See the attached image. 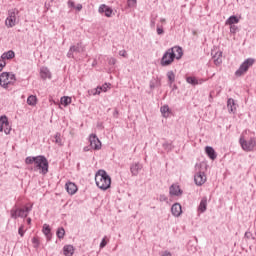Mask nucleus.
I'll return each instance as SVG.
<instances>
[{
    "label": "nucleus",
    "mask_w": 256,
    "mask_h": 256,
    "mask_svg": "<svg viewBox=\"0 0 256 256\" xmlns=\"http://www.w3.org/2000/svg\"><path fill=\"white\" fill-rule=\"evenodd\" d=\"M26 165H34L30 171L39 173L40 175H47L49 173V160L44 155L28 156L25 159Z\"/></svg>",
    "instance_id": "f257e3e1"
},
{
    "label": "nucleus",
    "mask_w": 256,
    "mask_h": 256,
    "mask_svg": "<svg viewBox=\"0 0 256 256\" xmlns=\"http://www.w3.org/2000/svg\"><path fill=\"white\" fill-rule=\"evenodd\" d=\"M95 183L101 191H107L111 187V176L107 174V171L100 169L95 174Z\"/></svg>",
    "instance_id": "f03ea898"
},
{
    "label": "nucleus",
    "mask_w": 256,
    "mask_h": 256,
    "mask_svg": "<svg viewBox=\"0 0 256 256\" xmlns=\"http://www.w3.org/2000/svg\"><path fill=\"white\" fill-rule=\"evenodd\" d=\"M31 211H33V204L30 206H25L24 208H18L17 206H14L10 210V217L12 219H19V217L21 219H26Z\"/></svg>",
    "instance_id": "7ed1b4c3"
},
{
    "label": "nucleus",
    "mask_w": 256,
    "mask_h": 256,
    "mask_svg": "<svg viewBox=\"0 0 256 256\" xmlns=\"http://www.w3.org/2000/svg\"><path fill=\"white\" fill-rule=\"evenodd\" d=\"M15 81H17V78L14 73L2 72L0 74V87H3V89H8L9 85H15Z\"/></svg>",
    "instance_id": "20e7f679"
},
{
    "label": "nucleus",
    "mask_w": 256,
    "mask_h": 256,
    "mask_svg": "<svg viewBox=\"0 0 256 256\" xmlns=\"http://www.w3.org/2000/svg\"><path fill=\"white\" fill-rule=\"evenodd\" d=\"M19 23V10L17 8L8 10V16L5 20V25L8 29L15 27Z\"/></svg>",
    "instance_id": "39448f33"
},
{
    "label": "nucleus",
    "mask_w": 256,
    "mask_h": 256,
    "mask_svg": "<svg viewBox=\"0 0 256 256\" xmlns=\"http://www.w3.org/2000/svg\"><path fill=\"white\" fill-rule=\"evenodd\" d=\"M255 65V60L253 58L246 59L240 67L236 70L235 75L236 77H241L245 75L247 71H249V67H253Z\"/></svg>",
    "instance_id": "423d86ee"
},
{
    "label": "nucleus",
    "mask_w": 256,
    "mask_h": 256,
    "mask_svg": "<svg viewBox=\"0 0 256 256\" xmlns=\"http://www.w3.org/2000/svg\"><path fill=\"white\" fill-rule=\"evenodd\" d=\"M239 143L243 149V151H253L256 146V138L252 137L248 141L243 138V136L240 137Z\"/></svg>",
    "instance_id": "0eeeda50"
},
{
    "label": "nucleus",
    "mask_w": 256,
    "mask_h": 256,
    "mask_svg": "<svg viewBox=\"0 0 256 256\" xmlns=\"http://www.w3.org/2000/svg\"><path fill=\"white\" fill-rule=\"evenodd\" d=\"M173 61H175V54H173V50L168 49L163 54L161 61H160V65L162 67H169V65H171V63H173Z\"/></svg>",
    "instance_id": "6e6552de"
},
{
    "label": "nucleus",
    "mask_w": 256,
    "mask_h": 256,
    "mask_svg": "<svg viewBox=\"0 0 256 256\" xmlns=\"http://www.w3.org/2000/svg\"><path fill=\"white\" fill-rule=\"evenodd\" d=\"M89 142L91 149L94 151H99L101 149V140H99L96 134H91L89 136Z\"/></svg>",
    "instance_id": "1a4fd4ad"
},
{
    "label": "nucleus",
    "mask_w": 256,
    "mask_h": 256,
    "mask_svg": "<svg viewBox=\"0 0 256 256\" xmlns=\"http://www.w3.org/2000/svg\"><path fill=\"white\" fill-rule=\"evenodd\" d=\"M194 181L198 187H201V185H205V182L207 181V176L205 175V172L201 170L196 172V174L194 175Z\"/></svg>",
    "instance_id": "9d476101"
},
{
    "label": "nucleus",
    "mask_w": 256,
    "mask_h": 256,
    "mask_svg": "<svg viewBox=\"0 0 256 256\" xmlns=\"http://www.w3.org/2000/svg\"><path fill=\"white\" fill-rule=\"evenodd\" d=\"M211 55L216 66H219L221 63H223V52L221 50H212Z\"/></svg>",
    "instance_id": "9b49d317"
},
{
    "label": "nucleus",
    "mask_w": 256,
    "mask_h": 256,
    "mask_svg": "<svg viewBox=\"0 0 256 256\" xmlns=\"http://www.w3.org/2000/svg\"><path fill=\"white\" fill-rule=\"evenodd\" d=\"M169 193L172 197H180L183 195V190L177 184H172L169 188Z\"/></svg>",
    "instance_id": "f8f14e48"
},
{
    "label": "nucleus",
    "mask_w": 256,
    "mask_h": 256,
    "mask_svg": "<svg viewBox=\"0 0 256 256\" xmlns=\"http://www.w3.org/2000/svg\"><path fill=\"white\" fill-rule=\"evenodd\" d=\"M74 53H81V44L72 45L67 53L68 59H75Z\"/></svg>",
    "instance_id": "ddd939ff"
},
{
    "label": "nucleus",
    "mask_w": 256,
    "mask_h": 256,
    "mask_svg": "<svg viewBox=\"0 0 256 256\" xmlns=\"http://www.w3.org/2000/svg\"><path fill=\"white\" fill-rule=\"evenodd\" d=\"M98 13H104L105 17H111L113 15V9L105 4H101L98 8Z\"/></svg>",
    "instance_id": "4468645a"
},
{
    "label": "nucleus",
    "mask_w": 256,
    "mask_h": 256,
    "mask_svg": "<svg viewBox=\"0 0 256 256\" xmlns=\"http://www.w3.org/2000/svg\"><path fill=\"white\" fill-rule=\"evenodd\" d=\"M143 169V164L137 162L130 166V172L132 173L133 177H137L139 175V171Z\"/></svg>",
    "instance_id": "2eb2a0df"
},
{
    "label": "nucleus",
    "mask_w": 256,
    "mask_h": 256,
    "mask_svg": "<svg viewBox=\"0 0 256 256\" xmlns=\"http://www.w3.org/2000/svg\"><path fill=\"white\" fill-rule=\"evenodd\" d=\"M171 213L174 217H181V213H183V209L181 208V204L174 203L171 207Z\"/></svg>",
    "instance_id": "dca6fc26"
},
{
    "label": "nucleus",
    "mask_w": 256,
    "mask_h": 256,
    "mask_svg": "<svg viewBox=\"0 0 256 256\" xmlns=\"http://www.w3.org/2000/svg\"><path fill=\"white\" fill-rule=\"evenodd\" d=\"M65 189L69 195H75V193H77L78 190L77 185L73 182H67L65 184Z\"/></svg>",
    "instance_id": "f3484780"
},
{
    "label": "nucleus",
    "mask_w": 256,
    "mask_h": 256,
    "mask_svg": "<svg viewBox=\"0 0 256 256\" xmlns=\"http://www.w3.org/2000/svg\"><path fill=\"white\" fill-rule=\"evenodd\" d=\"M186 82L187 83H189V85H193V86H195V85H203V83H205V80H203V79H197L196 77H194V76H188L187 78H186Z\"/></svg>",
    "instance_id": "a211bd4d"
},
{
    "label": "nucleus",
    "mask_w": 256,
    "mask_h": 256,
    "mask_svg": "<svg viewBox=\"0 0 256 256\" xmlns=\"http://www.w3.org/2000/svg\"><path fill=\"white\" fill-rule=\"evenodd\" d=\"M169 50H172L173 55H175V59L179 60L181 57H183V48L180 46H174L172 48H169Z\"/></svg>",
    "instance_id": "6ab92c4d"
},
{
    "label": "nucleus",
    "mask_w": 256,
    "mask_h": 256,
    "mask_svg": "<svg viewBox=\"0 0 256 256\" xmlns=\"http://www.w3.org/2000/svg\"><path fill=\"white\" fill-rule=\"evenodd\" d=\"M227 107L229 113H235V111H237V104L235 103V100L233 98L228 99Z\"/></svg>",
    "instance_id": "aec40b11"
},
{
    "label": "nucleus",
    "mask_w": 256,
    "mask_h": 256,
    "mask_svg": "<svg viewBox=\"0 0 256 256\" xmlns=\"http://www.w3.org/2000/svg\"><path fill=\"white\" fill-rule=\"evenodd\" d=\"M205 152L209 159H212V161H215V159H217V154L215 153V149H213V147L206 146Z\"/></svg>",
    "instance_id": "412c9836"
},
{
    "label": "nucleus",
    "mask_w": 256,
    "mask_h": 256,
    "mask_svg": "<svg viewBox=\"0 0 256 256\" xmlns=\"http://www.w3.org/2000/svg\"><path fill=\"white\" fill-rule=\"evenodd\" d=\"M40 77L41 79H51V71H49V68L42 67L40 69Z\"/></svg>",
    "instance_id": "4be33fe9"
},
{
    "label": "nucleus",
    "mask_w": 256,
    "mask_h": 256,
    "mask_svg": "<svg viewBox=\"0 0 256 256\" xmlns=\"http://www.w3.org/2000/svg\"><path fill=\"white\" fill-rule=\"evenodd\" d=\"M199 213H205L207 211V197H203L198 206Z\"/></svg>",
    "instance_id": "5701e85b"
},
{
    "label": "nucleus",
    "mask_w": 256,
    "mask_h": 256,
    "mask_svg": "<svg viewBox=\"0 0 256 256\" xmlns=\"http://www.w3.org/2000/svg\"><path fill=\"white\" fill-rule=\"evenodd\" d=\"M5 127H9V119L7 116H1L0 117V133L3 132V129Z\"/></svg>",
    "instance_id": "b1692460"
},
{
    "label": "nucleus",
    "mask_w": 256,
    "mask_h": 256,
    "mask_svg": "<svg viewBox=\"0 0 256 256\" xmlns=\"http://www.w3.org/2000/svg\"><path fill=\"white\" fill-rule=\"evenodd\" d=\"M63 252L65 256H73V253H75V248L73 245H66L63 247Z\"/></svg>",
    "instance_id": "393cba45"
},
{
    "label": "nucleus",
    "mask_w": 256,
    "mask_h": 256,
    "mask_svg": "<svg viewBox=\"0 0 256 256\" xmlns=\"http://www.w3.org/2000/svg\"><path fill=\"white\" fill-rule=\"evenodd\" d=\"M15 57V52L13 50H9L7 52H4L1 55L2 61H5V59H13Z\"/></svg>",
    "instance_id": "a878e982"
},
{
    "label": "nucleus",
    "mask_w": 256,
    "mask_h": 256,
    "mask_svg": "<svg viewBox=\"0 0 256 256\" xmlns=\"http://www.w3.org/2000/svg\"><path fill=\"white\" fill-rule=\"evenodd\" d=\"M237 23H239V18L232 15L226 20L225 25H236Z\"/></svg>",
    "instance_id": "bb28decb"
},
{
    "label": "nucleus",
    "mask_w": 256,
    "mask_h": 256,
    "mask_svg": "<svg viewBox=\"0 0 256 256\" xmlns=\"http://www.w3.org/2000/svg\"><path fill=\"white\" fill-rule=\"evenodd\" d=\"M42 231L49 241L51 239V227L48 224H44Z\"/></svg>",
    "instance_id": "cd10ccee"
},
{
    "label": "nucleus",
    "mask_w": 256,
    "mask_h": 256,
    "mask_svg": "<svg viewBox=\"0 0 256 256\" xmlns=\"http://www.w3.org/2000/svg\"><path fill=\"white\" fill-rule=\"evenodd\" d=\"M27 104L30 105V107H35V105H37V96L35 95L28 96Z\"/></svg>",
    "instance_id": "c85d7f7f"
},
{
    "label": "nucleus",
    "mask_w": 256,
    "mask_h": 256,
    "mask_svg": "<svg viewBox=\"0 0 256 256\" xmlns=\"http://www.w3.org/2000/svg\"><path fill=\"white\" fill-rule=\"evenodd\" d=\"M160 86H161V81H159L155 78L150 80L149 87H150L151 91H153V89L160 87Z\"/></svg>",
    "instance_id": "c756f323"
},
{
    "label": "nucleus",
    "mask_w": 256,
    "mask_h": 256,
    "mask_svg": "<svg viewBox=\"0 0 256 256\" xmlns=\"http://www.w3.org/2000/svg\"><path fill=\"white\" fill-rule=\"evenodd\" d=\"M167 78L169 85H173V83H175V73L173 71L167 72Z\"/></svg>",
    "instance_id": "7c9ffc66"
},
{
    "label": "nucleus",
    "mask_w": 256,
    "mask_h": 256,
    "mask_svg": "<svg viewBox=\"0 0 256 256\" xmlns=\"http://www.w3.org/2000/svg\"><path fill=\"white\" fill-rule=\"evenodd\" d=\"M61 105H64V107H67V105H71V97L64 96L60 99Z\"/></svg>",
    "instance_id": "2f4dec72"
},
{
    "label": "nucleus",
    "mask_w": 256,
    "mask_h": 256,
    "mask_svg": "<svg viewBox=\"0 0 256 256\" xmlns=\"http://www.w3.org/2000/svg\"><path fill=\"white\" fill-rule=\"evenodd\" d=\"M54 142L56 145H59L60 147L63 146V140L61 139V133L57 132L54 136Z\"/></svg>",
    "instance_id": "473e14b6"
},
{
    "label": "nucleus",
    "mask_w": 256,
    "mask_h": 256,
    "mask_svg": "<svg viewBox=\"0 0 256 256\" xmlns=\"http://www.w3.org/2000/svg\"><path fill=\"white\" fill-rule=\"evenodd\" d=\"M156 33L157 35H165V30L163 29V24L156 25Z\"/></svg>",
    "instance_id": "72a5a7b5"
},
{
    "label": "nucleus",
    "mask_w": 256,
    "mask_h": 256,
    "mask_svg": "<svg viewBox=\"0 0 256 256\" xmlns=\"http://www.w3.org/2000/svg\"><path fill=\"white\" fill-rule=\"evenodd\" d=\"M56 235L58 239H63V237H65V228L63 227L58 228Z\"/></svg>",
    "instance_id": "f704fd0d"
},
{
    "label": "nucleus",
    "mask_w": 256,
    "mask_h": 256,
    "mask_svg": "<svg viewBox=\"0 0 256 256\" xmlns=\"http://www.w3.org/2000/svg\"><path fill=\"white\" fill-rule=\"evenodd\" d=\"M127 7H129V9L137 7V0H127Z\"/></svg>",
    "instance_id": "c9c22d12"
},
{
    "label": "nucleus",
    "mask_w": 256,
    "mask_h": 256,
    "mask_svg": "<svg viewBox=\"0 0 256 256\" xmlns=\"http://www.w3.org/2000/svg\"><path fill=\"white\" fill-rule=\"evenodd\" d=\"M244 239H252L253 241H256V237L253 236V233H251V231H246L245 232Z\"/></svg>",
    "instance_id": "e433bc0d"
},
{
    "label": "nucleus",
    "mask_w": 256,
    "mask_h": 256,
    "mask_svg": "<svg viewBox=\"0 0 256 256\" xmlns=\"http://www.w3.org/2000/svg\"><path fill=\"white\" fill-rule=\"evenodd\" d=\"M160 112L162 113L163 117H165L167 113H169V106L168 105L162 106L160 108Z\"/></svg>",
    "instance_id": "4c0bfd02"
},
{
    "label": "nucleus",
    "mask_w": 256,
    "mask_h": 256,
    "mask_svg": "<svg viewBox=\"0 0 256 256\" xmlns=\"http://www.w3.org/2000/svg\"><path fill=\"white\" fill-rule=\"evenodd\" d=\"M162 147L166 150V151H172L173 150V146L171 145V143L169 142H164Z\"/></svg>",
    "instance_id": "58836bf2"
},
{
    "label": "nucleus",
    "mask_w": 256,
    "mask_h": 256,
    "mask_svg": "<svg viewBox=\"0 0 256 256\" xmlns=\"http://www.w3.org/2000/svg\"><path fill=\"white\" fill-rule=\"evenodd\" d=\"M109 85H111V84L105 83V84L102 85V86H98V89H100V90L103 91L104 93H107V90L109 89Z\"/></svg>",
    "instance_id": "ea45409f"
},
{
    "label": "nucleus",
    "mask_w": 256,
    "mask_h": 256,
    "mask_svg": "<svg viewBox=\"0 0 256 256\" xmlns=\"http://www.w3.org/2000/svg\"><path fill=\"white\" fill-rule=\"evenodd\" d=\"M18 234L20 235V237H24L25 236V226H20L18 229Z\"/></svg>",
    "instance_id": "a19ab883"
},
{
    "label": "nucleus",
    "mask_w": 256,
    "mask_h": 256,
    "mask_svg": "<svg viewBox=\"0 0 256 256\" xmlns=\"http://www.w3.org/2000/svg\"><path fill=\"white\" fill-rule=\"evenodd\" d=\"M237 31H239V28L235 24L230 25V33L235 34Z\"/></svg>",
    "instance_id": "79ce46f5"
},
{
    "label": "nucleus",
    "mask_w": 256,
    "mask_h": 256,
    "mask_svg": "<svg viewBox=\"0 0 256 256\" xmlns=\"http://www.w3.org/2000/svg\"><path fill=\"white\" fill-rule=\"evenodd\" d=\"M4 133L5 135H9L11 133V126L9 125V122H8V126H4Z\"/></svg>",
    "instance_id": "37998d69"
},
{
    "label": "nucleus",
    "mask_w": 256,
    "mask_h": 256,
    "mask_svg": "<svg viewBox=\"0 0 256 256\" xmlns=\"http://www.w3.org/2000/svg\"><path fill=\"white\" fill-rule=\"evenodd\" d=\"M32 243H33L35 249H37L39 247V239H37V237L32 238Z\"/></svg>",
    "instance_id": "c03bdc74"
},
{
    "label": "nucleus",
    "mask_w": 256,
    "mask_h": 256,
    "mask_svg": "<svg viewBox=\"0 0 256 256\" xmlns=\"http://www.w3.org/2000/svg\"><path fill=\"white\" fill-rule=\"evenodd\" d=\"M168 200H169V198H167V196L165 194H162L159 196V201H161V203L166 202Z\"/></svg>",
    "instance_id": "a18cd8bd"
},
{
    "label": "nucleus",
    "mask_w": 256,
    "mask_h": 256,
    "mask_svg": "<svg viewBox=\"0 0 256 256\" xmlns=\"http://www.w3.org/2000/svg\"><path fill=\"white\" fill-rule=\"evenodd\" d=\"M115 63H117V59H115V58H109L108 59V64L109 65H115Z\"/></svg>",
    "instance_id": "49530a36"
},
{
    "label": "nucleus",
    "mask_w": 256,
    "mask_h": 256,
    "mask_svg": "<svg viewBox=\"0 0 256 256\" xmlns=\"http://www.w3.org/2000/svg\"><path fill=\"white\" fill-rule=\"evenodd\" d=\"M106 246H107V241L105 240V238H103L101 243H100V249H103Z\"/></svg>",
    "instance_id": "de8ad7c7"
},
{
    "label": "nucleus",
    "mask_w": 256,
    "mask_h": 256,
    "mask_svg": "<svg viewBox=\"0 0 256 256\" xmlns=\"http://www.w3.org/2000/svg\"><path fill=\"white\" fill-rule=\"evenodd\" d=\"M119 55H120V57H125V58H127V51H126V50H120V51H119Z\"/></svg>",
    "instance_id": "09e8293b"
},
{
    "label": "nucleus",
    "mask_w": 256,
    "mask_h": 256,
    "mask_svg": "<svg viewBox=\"0 0 256 256\" xmlns=\"http://www.w3.org/2000/svg\"><path fill=\"white\" fill-rule=\"evenodd\" d=\"M155 24H156L155 18H151V20H150V27H151V29H155Z\"/></svg>",
    "instance_id": "8fccbe9b"
},
{
    "label": "nucleus",
    "mask_w": 256,
    "mask_h": 256,
    "mask_svg": "<svg viewBox=\"0 0 256 256\" xmlns=\"http://www.w3.org/2000/svg\"><path fill=\"white\" fill-rule=\"evenodd\" d=\"M5 65H7V63L3 59L0 60V71H3V67H5Z\"/></svg>",
    "instance_id": "3c124183"
},
{
    "label": "nucleus",
    "mask_w": 256,
    "mask_h": 256,
    "mask_svg": "<svg viewBox=\"0 0 256 256\" xmlns=\"http://www.w3.org/2000/svg\"><path fill=\"white\" fill-rule=\"evenodd\" d=\"M68 7H71V8H73V9H75V2L72 1V0H69V1H68Z\"/></svg>",
    "instance_id": "603ef678"
},
{
    "label": "nucleus",
    "mask_w": 256,
    "mask_h": 256,
    "mask_svg": "<svg viewBox=\"0 0 256 256\" xmlns=\"http://www.w3.org/2000/svg\"><path fill=\"white\" fill-rule=\"evenodd\" d=\"M74 9H76V11H81L83 9V5L82 4H77Z\"/></svg>",
    "instance_id": "864d4df0"
},
{
    "label": "nucleus",
    "mask_w": 256,
    "mask_h": 256,
    "mask_svg": "<svg viewBox=\"0 0 256 256\" xmlns=\"http://www.w3.org/2000/svg\"><path fill=\"white\" fill-rule=\"evenodd\" d=\"M162 256H172V254H171V252H169V251H164V252L162 253Z\"/></svg>",
    "instance_id": "5fc2aeb1"
},
{
    "label": "nucleus",
    "mask_w": 256,
    "mask_h": 256,
    "mask_svg": "<svg viewBox=\"0 0 256 256\" xmlns=\"http://www.w3.org/2000/svg\"><path fill=\"white\" fill-rule=\"evenodd\" d=\"M91 146H86L83 148V151L87 152V151H91Z\"/></svg>",
    "instance_id": "6e6d98bb"
},
{
    "label": "nucleus",
    "mask_w": 256,
    "mask_h": 256,
    "mask_svg": "<svg viewBox=\"0 0 256 256\" xmlns=\"http://www.w3.org/2000/svg\"><path fill=\"white\" fill-rule=\"evenodd\" d=\"M95 90H96L97 93H99V95H101L102 90L99 89V86L97 88H95Z\"/></svg>",
    "instance_id": "4d7b16f0"
},
{
    "label": "nucleus",
    "mask_w": 256,
    "mask_h": 256,
    "mask_svg": "<svg viewBox=\"0 0 256 256\" xmlns=\"http://www.w3.org/2000/svg\"><path fill=\"white\" fill-rule=\"evenodd\" d=\"M113 115H114V117H117L119 115V111L115 110Z\"/></svg>",
    "instance_id": "13d9d810"
},
{
    "label": "nucleus",
    "mask_w": 256,
    "mask_h": 256,
    "mask_svg": "<svg viewBox=\"0 0 256 256\" xmlns=\"http://www.w3.org/2000/svg\"><path fill=\"white\" fill-rule=\"evenodd\" d=\"M160 23H162V25H163V23H166L165 18H160Z\"/></svg>",
    "instance_id": "bf43d9fd"
},
{
    "label": "nucleus",
    "mask_w": 256,
    "mask_h": 256,
    "mask_svg": "<svg viewBox=\"0 0 256 256\" xmlns=\"http://www.w3.org/2000/svg\"><path fill=\"white\" fill-rule=\"evenodd\" d=\"M92 93H93V95H99V92H97L96 89H94V90L92 91Z\"/></svg>",
    "instance_id": "052dcab7"
},
{
    "label": "nucleus",
    "mask_w": 256,
    "mask_h": 256,
    "mask_svg": "<svg viewBox=\"0 0 256 256\" xmlns=\"http://www.w3.org/2000/svg\"><path fill=\"white\" fill-rule=\"evenodd\" d=\"M28 225H31V218H27Z\"/></svg>",
    "instance_id": "680f3d73"
}]
</instances>
